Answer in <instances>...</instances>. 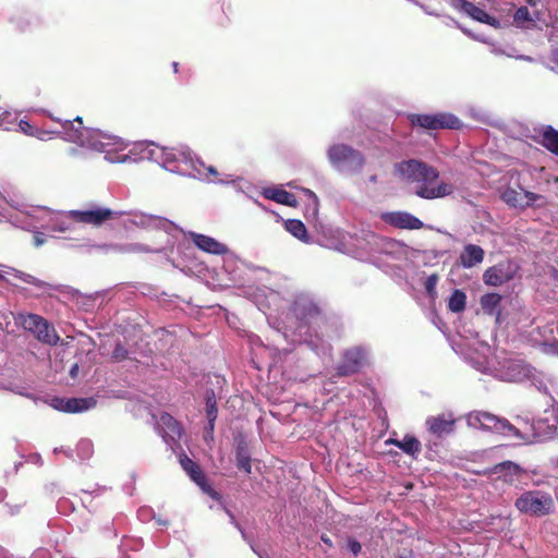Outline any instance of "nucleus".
I'll list each match as a JSON object with an SVG mask.
<instances>
[{"label":"nucleus","instance_id":"nucleus-1","mask_svg":"<svg viewBox=\"0 0 558 558\" xmlns=\"http://www.w3.org/2000/svg\"><path fill=\"white\" fill-rule=\"evenodd\" d=\"M395 171L407 183H416L415 194L424 199L441 198L451 195L454 186L451 183L439 182L438 170L418 159H409L395 165Z\"/></svg>","mask_w":558,"mask_h":558},{"label":"nucleus","instance_id":"nucleus-2","mask_svg":"<svg viewBox=\"0 0 558 558\" xmlns=\"http://www.w3.org/2000/svg\"><path fill=\"white\" fill-rule=\"evenodd\" d=\"M466 423L469 427L475 429L489 432H509L525 442L539 441L544 435L551 434V432L543 433L544 422L542 420L533 422L530 426V430L522 432L520 428L512 425L508 420L486 411L470 412L466 415Z\"/></svg>","mask_w":558,"mask_h":558},{"label":"nucleus","instance_id":"nucleus-3","mask_svg":"<svg viewBox=\"0 0 558 558\" xmlns=\"http://www.w3.org/2000/svg\"><path fill=\"white\" fill-rule=\"evenodd\" d=\"M162 167L171 172L184 175L202 174L197 167L204 166L199 159H194L192 151L187 147H162L159 155Z\"/></svg>","mask_w":558,"mask_h":558},{"label":"nucleus","instance_id":"nucleus-4","mask_svg":"<svg viewBox=\"0 0 558 558\" xmlns=\"http://www.w3.org/2000/svg\"><path fill=\"white\" fill-rule=\"evenodd\" d=\"M514 506L521 513L545 517L554 511L555 501L546 492L527 490L517 498Z\"/></svg>","mask_w":558,"mask_h":558},{"label":"nucleus","instance_id":"nucleus-5","mask_svg":"<svg viewBox=\"0 0 558 558\" xmlns=\"http://www.w3.org/2000/svg\"><path fill=\"white\" fill-rule=\"evenodd\" d=\"M15 323L45 344L56 345L60 339L56 329L40 315L20 313L15 317Z\"/></svg>","mask_w":558,"mask_h":558},{"label":"nucleus","instance_id":"nucleus-6","mask_svg":"<svg viewBox=\"0 0 558 558\" xmlns=\"http://www.w3.org/2000/svg\"><path fill=\"white\" fill-rule=\"evenodd\" d=\"M327 156L330 163L340 170L360 171L365 163L363 154L345 144L331 145Z\"/></svg>","mask_w":558,"mask_h":558},{"label":"nucleus","instance_id":"nucleus-7","mask_svg":"<svg viewBox=\"0 0 558 558\" xmlns=\"http://www.w3.org/2000/svg\"><path fill=\"white\" fill-rule=\"evenodd\" d=\"M408 119L413 128H421L428 131L436 130H458L461 128V121L452 113L437 112L434 114L411 113Z\"/></svg>","mask_w":558,"mask_h":558},{"label":"nucleus","instance_id":"nucleus-8","mask_svg":"<svg viewBox=\"0 0 558 558\" xmlns=\"http://www.w3.org/2000/svg\"><path fill=\"white\" fill-rule=\"evenodd\" d=\"M519 270L520 266L517 262L506 258L487 268L483 274V280L487 286L499 287L513 280Z\"/></svg>","mask_w":558,"mask_h":558},{"label":"nucleus","instance_id":"nucleus-9","mask_svg":"<svg viewBox=\"0 0 558 558\" xmlns=\"http://www.w3.org/2000/svg\"><path fill=\"white\" fill-rule=\"evenodd\" d=\"M62 128L71 142L81 146L97 147L98 132L85 128L81 117H76L73 120H65L62 123Z\"/></svg>","mask_w":558,"mask_h":558},{"label":"nucleus","instance_id":"nucleus-10","mask_svg":"<svg viewBox=\"0 0 558 558\" xmlns=\"http://www.w3.org/2000/svg\"><path fill=\"white\" fill-rule=\"evenodd\" d=\"M68 216L75 222L99 227L108 220L119 218L121 214L109 208L95 207L85 210H70Z\"/></svg>","mask_w":558,"mask_h":558},{"label":"nucleus","instance_id":"nucleus-11","mask_svg":"<svg viewBox=\"0 0 558 558\" xmlns=\"http://www.w3.org/2000/svg\"><path fill=\"white\" fill-rule=\"evenodd\" d=\"M457 421L451 412H444L428 416L425 424L430 435L441 439L454 433Z\"/></svg>","mask_w":558,"mask_h":558},{"label":"nucleus","instance_id":"nucleus-12","mask_svg":"<svg viewBox=\"0 0 558 558\" xmlns=\"http://www.w3.org/2000/svg\"><path fill=\"white\" fill-rule=\"evenodd\" d=\"M180 463L183 470L189 474V476L202 488L204 493L210 496L213 499L218 500L220 495L216 492L206 477V474L202 470V468L189 458L186 454H182L180 457Z\"/></svg>","mask_w":558,"mask_h":558},{"label":"nucleus","instance_id":"nucleus-13","mask_svg":"<svg viewBox=\"0 0 558 558\" xmlns=\"http://www.w3.org/2000/svg\"><path fill=\"white\" fill-rule=\"evenodd\" d=\"M292 312L294 316L304 324H311L323 313L319 304L306 295H300L294 300Z\"/></svg>","mask_w":558,"mask_h":558},{"label":"nucleus","instance_id":"nucleus-14","mask_svg":"<svg viewBox=\"0 0 558 558\" xmlns=\"http://www.w3.org/2000/svg\"><path fill=\"white\" fill-rule=\"evenodd\" d=\"M381 219L389 226L405 230H420L424 227L421 219L408 211H389L381 215Z\"/></svg>","mask_w":558,"mask_h":558},{"label":"nucleus","instance_id":"nucleus-15","mask_svg":"<svg viewBox=\"0 0 558 558\" xmlns=\"http://www.w3.org/2000/svg\"><path fill=\"white\" fill-rule=\"evenodd\" d=\"M451 5L454 9H458L469 16H471L473 20L478 21L481 23L490 25V26H497L499 24L498 20L492 15H489L484 9L477 7L473 2H470L468 0H452Z\"/></svg>","mask_w":558,"mask_h":558},{"label":"nucleus","instance_id":"nucleus-16","mask_svg":"<svg viewBox=\"0 0 558 558\" xmlns=\"http://www.w3.org/2000/svg\"><path fill=\"white\" fill-rule=\"evenodd\" d=\"M364 359L363 351L359 348H352L344 352L341 363L337 367L340 376H349L360 371Z\"/></svg>","mask_w":558,"mask_h":558},{"label":"nucleus","instance_id":"nucleus-17","mask_svg":"<svg viewBox=\"0 0 558 558\" xmlns=\"http://www.w3.org/2000/svg\"><path fill=\"white\" fill-rule=\"evenodd\" d=\"M191 238L194 245L206 253L222 255L228 251L225 244L208 235L192 233Z\"/></svg>","mask_w":558,"mask_h":558},{"label":"nucleus","instance_id":"nucleus-18","mask_svg":"<svg viewBox=\"0 0 558 558\" xmlns=\"http://www.w3.org/2000/svg\"><path fill=\"white\" fill-rule=\"evenodd\" d=\"M488 474H497L502 473L504 482L508 484H513L515 477H519L524 473V470L517 463L512 461H504L495 464L492 469L488 470Z\"/></svg>","mask_w":558,"mask_h":558},{"label":"nucleus","instance_id":"nucleus-19","mask_svg":"<svg viewBox=\"0 0 558 558\" xmlns=\"http://www.w3.org/2000/svg\"><path fill=\"white\" fill-rule=\"evenodd\" d=\"M484 250L475 244H466L459 256L460 264L464 268H472L484 259Z\"/></svg>","mask_w":558,"mask_h":558},{"label":"nucleus","instance_id":"nucleus-20","mask_svg":"<svg viewBox=\"0 0 558 558\" xmlns=\"http://www.w3.org/2000/svg\"><path fill=\"white\" fill-rule=\"evenodd\" d=\"M262 195L270 201H274L278 204L296 207L299 202L294 194L280 189V187H266L263 190Z\"/></svg>","mask_w":558,"mask_h":558},{"label":"nucleus","instance_id":"nucleus-21","mask_svg":"<svg viewBox=\"0 0 558 558\" xmlns=\"http://www.w3.org/2000/svg\"><path fill=\"white\" fill-rule=\"evenodd\" d=\"M158 424L162 428L163 433L171 439L174 440L175 438L181 437L183 429L180 423L169 413H162Z\"/></svg>","mask_w":558,"mask_h":558},{"label":"nucleus","instance_id":"nucleus-22","mask_svg":"<svg viewBox=\"0 0 558 558\" xmlns=\"http://www.w3.org/2000/svg\"><path fill=\"white\" fill-rule=\"evenodd\" d=\"M235 461L239 470L244 471L246 474L252 473V460L245 441L238 442L235 448Z\"/></svg>","mask_w":558,"mask_h":558},{"label":"nucleus","instance_id":"nucleus-23","mask_svg":"<svg viewBox=\"0 0 558 558\" xmlns=\"http://www.w3.org/2000/svg\"><path fill=\"white\" fill-rule=\"evenodd\" d=\"M539 144L550 153L558 155V131L551 125H547L541 133Z\"/></svg>","mask_w":558,"mask_h":558},{"label":"nucleus","instance_id":"nucleus-24","mask_svg":"<svg viewBox=\"0 0 558 558\" xmlns=\"http://www.w3.org/2000/svg\"><path fill=\"white\" fill-rule=\"evenodd\" d=\"M96 405L93 398H70L65 402V413H80Z\"/></svg>","mask_w":558,"mask_h":558},{"label":"nucleus","instance_id":"nucleus-25","mask_svg":"<svg viewBox=\"0 0 558 558\" xmlns=\"http://www.w3.org/2000/svg\"><path fill=\"white\" fill-rule=\"evenodd\" d=\"M396 447L401 449L404 453L416 458L420 452L422 451V446L420 440L412 436V435H405L400 442H396Z\"/></svg>","mask_w":558,"mask_h":558},{"label":"nucleus","instance_id":"nucleus-26","mask_svg":"<svg viewBox=\"0 0 558 558\" xmlns=\"http://www.w3.org/2000/svg\"><path fill=\"white\" fill-rule=\"evenodd\" d=\"M286 229L296 239L308 242V235L305 225L299 219H289L286 221Z\"/></svg>","mask_w":558,"mask_h":558},{"label":"nucleus","instance_id":"nucleus-27","mask_svg":"<svg viewBox=\"0 0 558 558\" xmlns=\"http://www.w3.org/2000/svg\"><path fill=\"white\" fill-rule=\"evenodd\" d=\"M466 295L463 291L456 289L448 301V308L452 313H461L465 310Z\"/></svg>","mask_w":558,"mask_h":558},{"label":"nucleus","instance_id":"nucleus-28","mask_svg":"<svg viewBox=\"0 0 558 558\" xmlns=\"http://www.w3.org/2000/svg\"><path fill=\"white\" fill-rule=\"evenodd\" d=\"M501 302L498 293H486L481 298V306L485 313L493 315Z\"/></svg>","mask_w":558,"mask_h":558},{"label":"nucleus","instance_id":"nucleus-29","mask_svg":"<svg viewBox=\"0 0 558 558\" xmlns=\"http://www.w3.org/2000/svg\"><path fill=\"white\" fill-rule=\"evenodd\" d=\"M218 409L214 391L206 397V416L208 420L209 429L213 430L215 427V421L217 418Z\"/></svg>","mask_w":558,"mask_h":558},{"label":"nucleus","instance_id":"nucleus-30","mask_svg":"<svg viewBox=\"0 0 558 558\" xmlns=\"http://www.w3.org/2000/svg\"><path fill=\"white\" fill-rule=\"evenodd\" d=\"M502 201L511 207L522 206V194L513 189H507L501 196Z\"/></svg>","mask_w":558,"mask_h":558},{"label":"nucleus","instance_id":"nucleus-31","mask_svg":"<svg viewBox=\"0 0 558 558\" xmlns=\"http://www.w3.org/2000/svg\"><path fill=\"white\" fill-rule=\"evenodd\" d=\"M19 126V130L24 133L25 135H28V136H33V137H37V138H41L43 135L46 134L45 131L38 129V128H35L34 125H32L28 121L26 120H21L17 124Z\"/></svg>","mask_w":558,"mask_h":558},{"label":"nucleus","instance_id":"nucleus-32","mask_svg":"<svg viewBox=\"0 0 558 558\" xmlns=\"http://www.w3.org/2000/svg\"><path fill=\"white\" fill-rule=\"evenodd\" d=\"M513 22L519 27H524L526 22L533 23L534 20L531 17L530 11L526 7H520L513 15Z\"/></svg>","mask_w":558,"mask_h":558},{"label":"nucleus","instance_id":"nucleus-33","mask_svg":"<svg viewBox=\"0 0 558 558\" xmlns=\"http://www.w3.org/2000/svg\"><path fill=\"white\" fill-rule=\"evenodd\" d=\"M129 357L128 349L121 343L118 342L112 351L111 361L112 362H122Z\"/></svg>","mask_w":558,"mask_h":558},{"label":"nucleus","instance_id":"nucleus-34","mask_svg":"<svg viewBox=\"0 0 558 558\" xmlns=\"http://www.w3.org/2000/svg\"><path fill=\"white\" fill-rule=\"evenodd\" d=\"M17 278H20L23 282L35 286L37 288H44L46 286L44 281L29 274L19 272Z\"/></svg>","mask_w":558,"mask_h":558},{"label":"nucleus","instance_id":"nucleus-35","mask_svg":"<svg viewBox=\"0 0 558 558\" xmlns=\"http://www.w3.org/2000/svg\"><path fill=\"white\" fill-rule=\"evenodd\" d=\"M437 282H438V276L436 274L430 275L426 279L424 287H425L426 292L429 295H433L435 293Z\"/></svg>","mask_w":558,"mask_h":558},{"label":"nucleus","instance_id":"nucleus-36","mask_svg":"<svg viewBox=\"0 0 558 558\" xmlns=\"http://www.w3.org/2000/svg\"><path fill=\"white\" fill-rule=\"evenodd\" d=\"M197 167L202 170V174L201 175H205L207 178H209V177H217L218 175L217 169L215 167H213V166H205L204 165L202 167V166L197 165ZM196 175L197 174L195 173L194 177H196Z\"/></svg>","mask_w":558,"mask_h":558},{"label":"nucleus","instance_id":"nucleus-37","mask_svg":"<svg viewBox=\"0 0 558 558\" xmlns=\"http://www.w3.org/2000/svg\"><path fill=\"white\" fill-rule=\"evenodd\" d=\"M348 547L354 556H357L362 550V545L356 539H349Z\"/></svg>","mask_w":558,"mask_h":558},{"label":"nucleus","instance_id":"nucleus-38","mask_svg":"<svg viewBox=\"0 0 558 558\" xmlns=\"http://www.w3.org/2000/svg\"><path fill=\"white\" fill-rule=\"evenodd\" d=\"M65 402L66 399L64 398H53L51 405L58 411L65 412Z\"/></svg>","mask_w":558,"mask_h":558},{"label":"nucleus","instance_id":"nucleus-39","mask_svg":"<svg viewBox=\"0 0 558 558\" xmlns=\"http://www.w3.org/2000/svg\"><path fill=\"white\" fill-rule=\"evenodd\" d=\"M523 196L526 198V205H531L532 203L536 202L539 198V195L529 191H525L523 193Z\"/></svg>","mask_w":558,"mask_h":558},{"label":"nucleus","instance_id":"nucleus-40","mask_svg":"<svg viewBox=\"0 0 558 558\" xmlns=\"http://www.w3.org/2000/svg\"><path fill=\"white\" fill-rule=\"evenodd\" d=\"M44 242H45V240H44L39 234H36V235L34 236V244H35L36 246H40V245H43V244H44Z\"/></svg>","mask_w":558,"mask_h":558},{"label":"nucleus","instance_id":"nucleus-41","mask_svg":"<svg viewBox=\"0 0 558 558\" xmlns=\"http://www.w3.org/2000/svg\"><path fill=\"white\" fill-rule=\"evenodd\" d=\"M68 229H69V227L65 226L64 222H61V223L57 225L56 227H53V230H57L60 232L66 231Z\"/></svg>","mask_w":558,"mask_h":558},{"label":"nucleus","instance_id":"nucleus-42","mask_svg":"<svg viewBox=\"0 0 558 558\" xmlns=\"http://www.w3.org/2000/svg\"><path fill=\"white\" fill-rule=\"evenodd\" d=\"M77 373H78V365L75 363L70 369V375H71V377L75 378L77 376Z\"/></svg>","mask_w":558,"mask_h":558},{"label":"nucleus","instance_id":"nucleus-43","mask_svg":"<svg viewBox=\"0 0 558 558\" xmlns=\"http://www.w3.org/2000/svg\"><path fill=\"white\" fill-rule=\"evenodd\" d=\"M551 61L558 65V48L551 52Z\"/></svg>","mask_w":558,"mask_h":558},{"label":"nucleus","instance_id":"nucleus-44","mask_svg":"<svg viewBox=\"0 0 558 558\" xmlns=\"http://www.w3.org/2000/svg\"><path fill=\"white\" fill-rule=\"evenodd\" d=\"M322 541H323L325 544H327L328 546H332V543H331V541H330V538H329V537H327V536H322Z\"/></svg>","mask_w":558,"mask_h":558},{"label":"nucleus","instance_id":"nucleus-45","mask_svg":"<svg viewBox=\"0 0 558 558\" xmlns=\"http://www.w3.org/2000/svg\"><path fill=\"white\" fill-rule=\"evenodd\" d=\"M396 442H400V440L395 439V438H389V439H387V440H386V444H388V445H390V444H391V445H395V446H396Z\"/></svg>","mask_w":558,"mask_h":558},{"label":"nucleus","instance_id":"nucleus-46","mask_svg":"<svg viewBox=\"0 0 558 558\" xmlns=\"http://www.w3.org/2000/svg\"><path fill=\"white\" fill-rule=\"evenodd\" d=\"M541 0H527L531 5H536Z\"/></svg>","mask_w":558,"mask_h":558},{"label":"nucleus","instance_id":"nucleus-47","mask_svg":"<svg viewBox=\"0 0 558 558\" xmlns=\"http://www.w3.org/2000/svg\"><path fill=\"white\" fill-rule=\"evenodd\" d=\"M172 66H173L174 72L177 73L178 72L179 63L178 62H173Z\"/></svg>","mask_w":558,"mask_h":558},{"label":"nucleus","instance_id":"nucleus-48","mask_svg":"<svg viewBox=\"0 0 558 558\" xmlns=\"http://www.w3.org/2000/svg\"><path fill=\"white\" fill-rule=\"evenodd\" d=\"M308 192H310V194H311V195H313V196H314V198H315V199H317V197H316V195L314 194V192H311V191H308Z\"/></svg>","mask_w":558,"mask_h":558},{"label":"nucleus","instance_id":"nucleus-49","mask_svg":"<svg viewBox=\"0 0 558 558\" xmlns=\"http://www.w3.org/2000/svg\"><path fill=\"white\" fill-rule=\"evenodd\" d=\"M371 180L375 182V181H376V175H373V177L371 178Z\"/></svg>","mask_w":558,"mask_h":558}]
</instances>
